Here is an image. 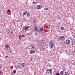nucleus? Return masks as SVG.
Segmentation results:
<instances>
[{
  "mask_svg": "<svg viewBox=\"0 0 75 75\" xmlns=\"http://www.w3.org/2000/svg\"><path fill=\"white\" fill-rule=\"evenodd\" d=\"M0 74H1V71H0Z\"/></svg>",
  "mask_w": 75,
  "mask_h": 75,
  "instance_id": "473e14b6",
  "label": "nucleus"
},
{
  "mask_svg": "<svg viewBox=\"0 0 75 75\" xmlns=\"http://www.w3.org/2000/svg\"><path fill=\"white\" fill-rule=\"evenodd\" d=\"M54 43L52 42H51L50 45V47L51 48H52L54 47Z\"/></svg>",
  "mask_w": 75,
  "mask_h": 75,
  "instance_id": "20e7f679",
  "label": "nucleus"
},
{
  "mask_svg": "<svg viewBox=\"0 0 75 75\" xmlns=\"http://www.w3.org/2000/svg\"><path fill=\"white\" fill-rule=\"evenodd\" d=\"M60 74H61V75H63V74H64V73H63V71H61L60 72Z\"/></svg>",
  "mask_w": 75,
  "mask_h": 75,
  "instance_id": "aec40b11",
  "label": "nucleus"
},
{
  "mask_svg": "<svg viewBox=\"0 0 75 75\" xmlns=\"http://www.w3.org/2000/svg\"><path fill=\"white\" fill-rule=\"evenodd\" d=\"M46 74H47V73L48 74V71H47V69H46Z\"/></svg>",
  "mask_w": 75,
  "mask_h": 75,
  "instance_id": "cd10ccee",
  "label": "nucleus"
},
{
  "mask_svg": "<svg viewBox=\"0 0 75 75\" xmlns=\"http://www.w3.org/2000/svg\"><path fill=\"white\" fill-rule=\"evenodd\" d=\"M8 34H9L11 35L13 34V30H12V29H9L8 31Z\"/></svg>",
  "mask_w": 75,
  "mask_h": 75,
  "instance_id": "7ed1b4c3",
  "label": "nucleus"
},
{
  "mask_svg": "<svg viewBox=\"0 0 75 75\" xmlns=\"http://www.w3.org/2000/svg\"><path fill=\"white\" fill-rule=\"evenodd\" d=\"M8 57V56H6V58H7Z\"/></svg>",
  "mask_w": 75,
  "mask_h": 75,
  "instance_id": "2f4dec72",
  "label": "nucleus"
},
{
  "mask_svg": "<svg viewBox=\"0 0 75 75\" xmlns=\"http://www.w3.org/2000/svg\"><path fill=\"white\" fill-rule=\"evenodd\" d=\"M32 48H34V47L33 46H32Z\"/></svg>",
  "mask_w": 75,
  "mask_h": 75,
  "instance_id": "c9c22d12",
  "label": "nucleus"
},
{
  "mask_svg": "<svg viewBox=\"0 0 75 75\" xmlns=\"http://www.w3.org/2000/svg\"><path fill=\"white\" fill-rule=\"evenodd\" d=\"M25 30V28H23V30Z\"/></svg>",
  "mask_w": 75,
  "mask_h": 75,
  "instance_id": "7c9ffc66",
  "label": "nucleus"
},
{
  "mask_svg": "<svg viewBox=\"0 0 75 75\" xmlns=\"http://www.w3.org/2000/svg\"><path fill=\"white\" fill-rule=\"evenodd\" d=\"M71 43V41L69 40H67L66 41V44L67 45H69Z\"/></svg>",
  "mask_w": 75,
  "mask_h": 75,
  "instance_id": "423d86ee",
  "label": "nucleus"
},
{
  "mask_svg": "<svg viewBox=\"0 0 75 75\" xmlns=\"http://www.w3.org/2000/svg\"><path fill=\"white\" fill-rule=\"evenodd\" d=\"M27 13V11H25L23 12V15H26Z\"/></svg>",
  "mask_w": 75,
  "mask_h": 75,
  "instance_id": "1a4fd4ad",
  "label": "nucleus"
},
{
  "mask_svg": "<svg viewBox=\"0 0 75 75\" xmlns=\"http://www.w3.org/2000/svg\"><path fill=\"white\" fill-rule=\"evenodd\" d=\"M61 30H64V28L63 26H62L61 27Z\"/></svg>",
  "mask_w": 75,
  "mask_h": 75,
  "instance_id": "a211bd4d",
  "label": "nucleus"
},
{
  "mask_svg": "<svg viewBox=\"0 0 75 75\" xmlns=\"http://www.w3.org/2000/svg\"><path fill=\"white\" fill-rule=\"evenodd\" d=\"M40 30L41 31H42V30H43V28H42V27L40 28Z\"/></svg>",
  "mask_w": 75,
  "mask_h": 75,
  "instance_id": "b1692460",
  "label": "nucleus"
},
{
  "mask_svg": "<svg viewBox=\"0 0 75 75\" xmlns=\"http://www.w3.org/2000/svg\"><path fill=\"white\" fill-rule=\"evenodd\" d=\"M32 3L33 4H37V2H35V1H33Z\"/></svg>",
  "mask_w": 75,
  "mask_h": 75,
  "instance_id": "4468645a",
  "label": "nucleus"
},
{
  "mask_svg": "<svg viewBox=\"0 0 75 75\" xmlns=\"http://www.w3.org/2000/svg\"><path fill=\"white\" fill-rule=\"evenodd\" d=\"M22 67H25V63H22L21 64Z\"/></svg>",
  "mask_w": 75,
  "mask_h": 75,
  "instance_id": "9d476101",
  "label": "nucleus"
},
{
  "mask_svg": "<svg viewBox=\"0 0 75 75\" xmlns=\"http://www.w3.org/2000/svg\"><path fill=\"white\" fill-rule=\"evenodd\" d=\"M35 31H38V28H37V27L36 25H35Z\"/></svg>",
  "mask_w": 75,
  "mask_h": 75,
  "instance_id": "9b49d317",
  "label": "nucleus"
},
{
  "mask_svg": "<svg viewBox=\"0 0 75 75\" xmlns=\"http://www.w3.org/2000/svg\"><path fill=\"white\" fill-rule=\"evenodd\" d=\"M7 11V12H10V11H10V10L8 9Z\"/></svg>",
  "mask_w": 75,
  "mask_h": 75,
  "instance_id": "393cba45",
  "label": "nucleus"
},
{
  "mask_svg": "<svg viewBox=\"0 0 75 75\" xmlns=\"http://www.w3.org/2000/svg\"><path fill=\"white\" fill-rule=\"evenodd\" d=\"M19 39H21V38H22V37H21V35H19Z\"/></svg>",
  "mask_w": 75,
  "mask_h": 75,
  "instance_id": "4be33fe9",
  "label": "nucleus"
},
{
  "mask_svg": "<svg viewBox=\"0 0 75 75\" xmlns=\"http://www.w3.org/2000/svg\"><path fill=\"white\" fill-rule=\"evenodd\" d=\"M2 68V65H1L0 64V68Z\"/></svg>",
  "mask_w": 75,
  "mask_h": 75,
  "instance_id": "bb28decb",
  "label": "nucleus"
},
{
  "mask_svg": "<svg viewBox=\"0 0 75 75\" xmlns=\"http://www.w3.org/2000/svg\"><path fill=\"white\" fill-rule=\"evenodd\" d=\"M30 61H32V59H30Z\"/></svg>",
  "mask_w": 75,
  "mask_h": 75,
  "instance_id": "f704fd0d",
  "label": "nucleus"
},
{
  "mask_svg": "<svg viewBox=\"0 0 75 75\" xmlns=\"http://www.w3.org/2000/svg\"><path fill=\"white\" fill-rule=\"evenodd\" d=\"M58 39L59 40H60V41H62L65 40V38L64 36H62L59 37L58 38Z\"/></svg>",
  "mask_w": 75,
  "mask_h": 75,
  "instance_id": "f03ea898",
  "label": "nucleus"
},
{
  "mask_svg": "<svg viewBox=\"0 0 75 75\" xmlns=\"http://www.w3.org/2000/svg\"><path fill=\"white\" fill-rule=\"evenodd\" d=\"M30 28V27L29 26L26 27H25V30H27L28 28Z\"/></svg>",
  "mask_w": 75,
  "mask_h": 75,
  "instance_id": "dca6fc26",
  "label": "nucleus"
},
{
  "mask_svg": "<svg viewBox=\"0 0 75 75\" xmlns=\"http://www.w3.org/2000/svg\"><path fill=\"white\" fill-rule=\"evenodd\" d=\"M74 52H75V50H74Z\"/></svg>",
  "mask_w": 75,
  "mask_h": 75,
  "instance_id": "e433bc0d",
  "label": "nucleus"
},
{
  "mask_svg": "<svg viewBox=\"0 0 75 75\" xmlns=\"http://www.w3.org/2000/svg\"><path fill=\"white\" fill-rule=\"evenodd\" d=\"M63 72H65V69H64L63 70Z\"/></svg>",
  "mask_w": 75,
  "mask_h": 75,
  "instance_id": "c756f323",
  "label": "nucleus"
},
{
  "mask_svg": "<svg viewBox=\"0 0 75 75\" xmlns=\"http://www.w3.org/2000/svg\"><path fill=\"white\" fill-rule=\"evenodd\" d=\"M47 28H48V29H50V25H48L47 26Z\"/></svg>",
  "mask_w": 75,
  "mask_h": 75,
  "instance_id": "412c9836",
  "label": "nucleus"
},
{
  "mask_svg": "<svg viewBox=\"0 0 75 75\" xmlns=\"http://www.w3.org/2000/svg\"><path fill=\"white\" fill-rule=\"evenodd\" d=\"M30 4H31V3H30Z\"/></svg>",
  "mask_w": 75,
  "mask_h": 75,
  "instance_id": "4c0bfd02",
  "label": "nucleus"
},
{
  "mask_svg": "<svg viewBox=\"0 0 75 75\" xmlns=\"http://www.w3.org/2000/svg\"><path fill=\"white\" fill-rule=\"evenodd\" d=\"M46 10H48V8H46Z\"/></svg>",
  "mask_w": 75,
  "mask_h": 75,
  "instance_id": "c85d7f7f",
  "label": "nucleus"
},
{
  "mask_svg": "<svg viewBox=\"0 0 75 75\" xmlns=\"http://www.w3.org/2000/svg\"><path fill=\"white\" fill-rule=\"evenodd\" d=\"M35 35H37V33H35Z\"/></svg>",
  "mask_w": 75,
  "mask_h": 75,
  "instance_id": "a878e982",
  "label": "nucleus"
},
{
  "mask_svg": "<svg viewBox=\"0 0 75 75\" xmlns=\"http://www.w3.org/2000/svg\"><path fill=\"white\" fill-rule=\"evenodd\" d=\"M64 75H69V73L65 72Z\"/></svg>",
  "mask_w": 75,
  "mask_h": 75,
  "instance_id": "ddd939ff",
  "label": "nucleus"
},
{
  "mask_svg": "<svg viewBox=\"0 0 75 75\" xmlns=\"http://www.w3.org/2000/svg\"><path fill=\"white\" fill-rule=\"evenodd\" d=\"M27 17H29L30 16V13H27Z\"/></svg>",
  "mask_w": 75,
  "mask_h": 75,
  "instance_id": "f8f14e48",
  "label": "nucleus"
},
{
  "mask_svg": "<svg viewBox=\"0 0 75 75\" xmlns=\"http://www.w3.org/2000/svg\"><path fill=\"white\" fill-rule=\"evenodd\" d=\"M35 52V51L33 50H30V53L31 54H33Z\"/></svg>",
  "mask_w": 75,
  "mask_h": 75,
  "instance_id": "0eeeda50",
  "label": "nucleus"
},
{
  "mask_svg": "<svg viewBox=\"0 0 75 75\" xmlns=\"http://www.w3.org/2000/svg\"><path fill=\"white\" fill-rule=\"evenodd\" d=\"M60 74H59V72H57L56 73V75H60Z\"/></svg>",
  "mask_w": 75,
  "mask_h": 75,
  "instance_id": "5701e85b",
  "label": "nucleus"
},
{
  "mask_svg": "<svg viewBox=\"0 0 75 75\" xmlns=\"http://www.w3.org/2000/svg\"><path fill=\"white\" fill-rule=\"evenodd\" d=\"M6 47H7L8 48H9L10 46H9V45H6Z\"/></svg>",
  "mask_w": 75,
  "mask_h": 75,
  "instance_id": "f3484780",
  "label": "nucleus"
},
{
  "mask_svg": "<svg viewBox=\"0 0 75 75\" xmlns=\"http://www.w3.org/2000/svg\"><path fill=\"white\" fill-rule=\"evenodd\" d=\"M42 7V6H41L39 5H38L36 6V8L37 9H38V10L40 9Z\"/></svg>",
  "mask_w": 75,
  "mask_h": 75,
  "instance_id": "6e6552de",
  "label": "nucleus"
},
{
  "mask_svg": "<svg viewBox=\"0 0 75 75\" xmlns=\"http://www.w3.org/2000/svg\"><path fill=\"white\" fill-rule=\"evenodd\" d=\"M17 71V70L16 69H14L13 71V74H16V73Z\"/></svg>",
  "mask_w": 75,
  "mask_h": 75,
  "instance_id": "2eb2a0df",
  "label": "nucleus"
},
{
  "mask_svg": "<svg viewBox=\"0 0 75 75\" xmlns=\"http://www.w3.org/2000/svg\"><path fill=\"white\" fill-rule=\"evenodd\" d=\"M22 37H24V35H22Z\"/></svg>",
  "mask_w": 75,
  "mask_h": 75,
  "instance_id": "72a5a7b5",
  "label": "nucleus"
},
{
  "mask_svg": "<svg viewBox=\"0 0 75 75\" xmlns=\"http://www.w3.org/2000/svg\"><path fill=\"white\" fill-rule=\"evenodd\" d=\"M7 51L9 52H11V50H10V49H7Z\"/></svg>",
  "mask_w": 75,
  "mask_h": 75,
  "instance_id": "6ab92c4d",
  "label": "nucleus"
},
{
  "mask_svg": "<svg viewBox=\"0 0 75 75\" xmlns=\"http://www.w3.org/2000/svg\"><path fill=\"white\" fill-rule=\"evenodd\" d=\"M48 74L50 75H52V72L51 69H47Z\"/></svg>",
  "mask_w": 75,
  "mask_h": 75,
  "instance_id": "f257e3e1",
  "label": "nucleus"
},
{
  "mask_svg": "<svg viewBox=\"0 0 75 75\" xmlns=\"http://www.w3.org/2000/svg\"><path fill=\"white\" fill-rule=\"evenodd\" d=\"M46 44V42L45 40H43L41 42V45L42 46H44Z\"/></svg>",
  "mask_w": 75,
  "mask_h": 75,
  "instance_id": "39448f33",
  "label": "nucleus"
}]
</instances>
